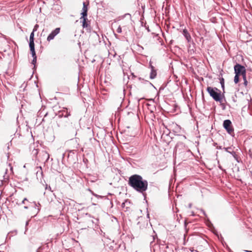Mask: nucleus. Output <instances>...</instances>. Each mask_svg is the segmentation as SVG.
Returning a JSON list of instances; mask_svg holds the SVG:
<instances>
[{
	"label": "nucleus",
	"instance_id": "bf43d9fd",
	"mask_svg": "<svg viewBox=\"0 0 252 252\" xmlns=\"http://www.w3.org/2000/svg\"><path fill=\"white\" fill-rule=\"evenodd\" d=\"M190 52H191H191H194V50H192V51L190 50Z\"/></svg>",
	"mask_w": 252,
	"mask_h": 252
},
{
	"label": "nucleus",
	"instance_id": "e433bc0d",
	"mask_svg": "<svg viewBox=\"0 0 252 252\" xmlns=\"http://www.w3.org/2000/svg\"><path fill=\"white\" fill-rule=\"evenodd\" d=\"M46 189H49L50 190H51V188L50 187V186H48L47 185H46Z\"/></svg>",
	"mask_w": 252,
	"mask_h": 252
},
{
	"label": "nucleus",
	"instance_id": "bb28decb",
	"mask_svg": "<svg viewBox=\"0 0 252 252\" xmlns=\"http://www.w3.org/2000/svg\"><path fill=\"white\" fill-rule=\"evenodd\" d=\"M155 243L154 242H151V243H150V248H151V251H152V252H155V250L154 249H153V247L154 246V245H155Z\"/></svg>",
	"mask_w": 252,
	"mask_h": 252
},
{
	"label": "nucleus",
	"instance_id": "4d7b16f0",
	"mask_svg": "<svg viewBox=\"0 0 252 252\" xmlns=\"http://www.w3.org/2000/svg\"><path fill=\"white\" fill-rule=\"evenodd\" d=\"M155 237H157V235H156L155 236H153V239L154 240L155 239Z\"/></svg>",
	"mask_w": 252,
	"mask_h": 252
},
{
	"label": "nucleus",
	"instance_id": "1a4fd4ad",
	"mask_svg": "<svg viewBox=\"0 0 252 252\" xmlns=\"http://www.w3.org/2000/svg\"><path fill=\"white\" fill-rule=\"evenodd\" d=\"M39 157L40 158L41 160H45L44 163H45L49 159L50 155L47 152H46L45 151H42L39 153Z\"/></svg>",
	"mask_w": 252,
	"mask_h": 252
},
{
	"label": "nucleus",
	"instance_id": "aec40b11",
	"mask_svg": "<svg viewBox=\"0 0 252 252\" xmlns=\"http://www.w3.org/2000/svg\"><path fill=\"white\" fill-rule=\"evenodd\" d=\"M185 145L183 142H179L177 143L175 146V150H177L178 149H181Z\"/></svg>",
	"mask_w": 252,
	"mask_h": 252
},
{
	"label": "nucleus",
	"instance_id": "8fccbe9b",
	"mask_svg": "<svg viewBox=\"0 0 252 252\" xmlns=\"http://www.w3.org/2000/svg\"><path fill=\"white\" fill-rule=\"evenodd\" d=\"M222 239V237H221V239ZM221 245H222L224 247V244H223V243L222 240H221Z\"/></svg>",
	"mask_w": 252,
	"mask_h": 252
},
{
	"label": "nucleus",
	"instance_id": "72a5a7b5",
	"mask_svg": "<svg viewBox=\"0 0 252 252\" xmlns=\"http://www.w3.org/2000/svg\"><path fill=\"white\" fill-rule=\"evenodd\" d=\"M26 202H28V199H27V198H25L23 200V201H22V203H22V204H26Z\"/></svg>",
	"mask_w": 252,
	"mask_h": 252
},
{
	"label": "nucleus",
	"instance_id": "2f4dec72",
	"mask_svg": "<svg viewBox=\"0 0 252 252\" xmlns=\"http://www.w3.org/2000/svg\"><path fill=\"white\" fill-rule=\"evenodd\" d=\"M149 66H150V68H151V70L155 69V67L153 65H152L151 62H150Z\"/></svg>",
	"mask_w": 252,
	"mask_h": 252
},
{
	"label": "nucleus",
	"instance_id": "423d86ee",
	"mask_svg": "<svg viewBox=\"0 0 252 252\" xmlns=\"http://www.w3.org/2000/svg\"><path fill=\"white\" fill-rule=\"evenodd\" d=\"M70 115V111H69L67 108H63V109L60 110L58 112V117L61 119H62L63 117L64 119H66Z\"/></svg>",
	"mask_w": 252,
	"mask_h": 252
},
{
	"label": "nucleus",
	"instance_id": "09e8293b",
	"mask_svg": "<svg viewBox=\"0 0 252 252\" xmlns=\"http://www.w3.org/2000/svg\"><path fill=\"white\" fill-rule=\"evenodd\" d=\"M245 252H252V251H249V250H245L244 251Z\"/></svg>",
	"mask_w": 252,
	"mask_h": 252
},
{
	"label": "nucleus",
	"instance_id": "680f3d73",
	"mask_svg": "<svg viewBox=\"0 0 252 252\" xmlns=\"http://www.w3.org/2000/svg\"><path fill=\"white\" fill-rule=\"evenodd\" d=\"M190 52H191H191H194V50H192V51L190 50Z\"/></svg>",
	"mask_w": 252,
	"mask_h": 252
},
{
	"label": "nucleus",
	"instance_id": "c85d7f7f",
	"mask_svg": "<svg viewBox=\"0 0 252 252\" xmlns=\"http://www.w3.org/2000/svg\"><path fill=\"white\" fill-rule=\"evenodd\" d=\"M122 28L120 26H119V27L117 29V32L118 33H121L122 32Z\"/></svg>",
	"mask_w": 252,
	"mask_h": 252
},
{
	"label": "nucleus",
	"instance_id": "f257e3e1",
	"mask_svg": "<svg viewBox=\"0 0 252 252\" xmlns=\"http://www.w3.org/2000/svg\"><path fill=\"white\" fill-rule=\"evenodd\" d=\"M128 185L136 191L142 194L145 199L148 189V182L138 174H133L128 178Z\"/></svg>",
	"mask_w": 252,
	"mask_h": 252
},
{
	"label": "nucleus",
	"instance_id": "c9c22d12",
	"mask_svg": "<svg viewBox=\"0 0 252 252\" xmlns=\"http://www.w3.org/2000/svg\"><path fill=\"white\" fill-rule=\"evenodd\" d=\"M42 250V248L41 247H40L38 248V249L36 251V252H40Z\"/></svg>",
	"mask_w": 252,
	"mask_h": 252
},
{
	"label": "nucleus",
	"instance_id": "37998d69",
	"mask_svg": "<svg viewBox=\"0 0 252 252\" xmlns=\"http://www.w3.org/2000/svg\"><path fill=\"white\" fill-rule=\"evenodd\" d=\"M83 161L86 163L87 161H88V159L86 158H84Z\"/></svg>",
	"mask_w": 252,
	"mask_h": 252
},
{
	"label": "nucleus",
	"instance_id": "4c0bfd02",
	"mask_svg": "<svg viewBox=\"0 0 252 252\" xmlns=\"http://www.w3.org/2000/svg\"><path fill=\"white\" fill-rule=\"evenodd\" d=\"M144 27L146 28V29H147V30L148 31V32H150V30L149 29V28L148 26H146V25H145Z\"/></svg>",
	"mask_w": 252,
	"mask_h": 252
},
{
	"label": "nucleus",
	"instance_id": "6e6d98bb",
	"mask_svg": "<svg viewBox=\"0 0 252 252\" xmlns=\"http://www.w3.org/2000/svg\"><path fill=\"white\" fill-rule=\"evenodd\" d=\"M218 79H219V80H220V77H219L218 78Z\"/></svg>",
	"mask_w": 252,
	"mask_h": 252
},
{
	"label": "nucleus",
	"instance_id": "a18cd8bd",
	"mask_svg": "<svg viewBox=\"0 0 252 252\" xmlns=\"http://www.w3.org/2000/svg\"><path fill=\"white\" fill-rule=\"evenodd\" d=\"M221 108L223 109H225V106L222 103H221Z\"/></svg>",
	"mask_w": 252,
	"mask_h": 252
},
{
	"label": "nucleus",
	"instance_id": "7ed1b4c3",
	"mask_svg": "<svg viewBox=\"0 0 252 252\" xmlns=\"http://www.w3.org/2000/svg\"><path fill=\"white\" fill-rule=\"evenodd\" d=\"M223 126L229 134L231 136L234 135V128L230 120H224L223 123Z\"/></svg>",
	"mask_w": 252,
	"mask_h": 252
},
{
	"label": "nucleus",
	"instance_id": "ea45409f",
	"mask_svg": "<svg viewBox=\"0 0 252 252\" xmlns=\"http://www.w3.org/2000/svg\"><path fill=\"white\" fill-rule=\"evenodd\" d=\"M63 203L64 205H67L68 201L63 200Z\"/></svg>",
	"mask_w": 252,
	"mask_h": 252
},
{
	"label": "nucleus",
	"instance_id": "5701e85b",
	"mask_svg": "<svg viewBox=\"0 0 252 252\" xmlns=\"http://www.w3.org/2000/svg\"><path fill=\"white\" fill-rule=\"evenodd\" d=\"M243 77V80H244V83H243V84L246 87L248 85V81L247 80V78H246V74H244L242 76Z\"/></svg>",
	"mask_w": 252,
	"mask_h": 252
},
{
	"label": "nucleus",
	"instance_id": "393cba45",
	"mask_svg": "<svg viewBox=\"0 0 252 252\" xmlns=\"http://www.w3.org/2000/svg\"><path fill=\"white\" fill-rule=\"evenodd\" d=\"M239 76L240 75L235 74L234 79V81L235 84H237L239 82Z\"/></svg>",
	"mask_w": 252,
	"mask_h": 252
},
{
	"label": "nucleus",
	"instance_id": "7c9ffc66",
	"mask_svg": "<svg viewBox=\"0 0 252 252\" xmlns=\"http://www.w3.org/2000/svg\"><path fill=\"white\" fill-rule=\"evenodd\" d=\"M38 28V25L37 24H36V25L34 26V28H33V29L32 31H33V32H36V31H37V28Z\"/></svg>",
	"mask_w": 252,
	"mask_h": 252
},
{
	"label": "nucleus",
	"instance_id": "58836bf2",
	"mask_svg": "<svg viewBox=\"0 0 252 252\" xmlns=\"http://www.w3.org/2000/svg\"><path fill=\"white\" fill-rule=\"evenodd\" d=\"M146 82L147 83L149 84L150 85H151V86H153L154 87H155L154 86V85H153L151 83H150L149 81H146Z\"/></svg>",
	"mask_w": 252,
	"mask_h": 252
},
{
	"label": "nucleus",
	"instance_id": "cd10ccee",
	"mask_svg": "<svg viewBox=\"0 0 252 252\" xmlns=\"http://www.w3.org/2000/svg\"><path fill=\"white\" fill-rule=\"evenodd\" d=\"M199 210L202 215H203L205 217H207V215L203 209H200Z\"/></svg>",
	"mask_w": 252,
	"mask_h": 252
},
{
	"label": "nucleus",
	"instance_id": "c756f323",
	"mask_svg": "<svg viewBox=\"0 0 252 252\" xmlns=\"http://www.w3.org/2000/svg\"><path fill=\"white\" fill-rule=\"evenodd\" d=\"M7 171H8V170H7V169H6L5 170V174H4V175L3 176L4 179H8V176H6V174H7Z\"/></svg>",
	"mask_w": 252,
	"mask_h": 252
},
{
	"label": "nucleus",
	"instance_id": "b1692460",
	"mask_svg": "<svg viewBox=\"0 0 252 252\" xmlns=\"http://www.w3.org/2000/svg\"><path fill=\"white\" fill-rule=\"evenodd\" d=\"M37 57H33V59L32 61V64L34 65L33 69H35V63H36Z\"/></svg>",
	"mask_w": 252,
	"mask_h": 252
},
{
	"label": "nucleus",
	"instance_id": "79ce46f5",
	"mask_svg": "<svg viewBox=\"0 0 252 252\" xmlns=\"http://www.w3.org/2000/svg\"><path fill=\"white\" fill-rule=\"evenodd\" d=\"M127 15L129 16V17H131V15L129 13H126V14H125L124 17H126V16H127Z\"/></svg>",
	"mask_w": 252,
	"mask_h": 252
},
{
	"label": "nucleus",
	"instance_id": "2eb2a0df",
	"mask_svg": "<svg viewBox=\"0 0 252 252\" xmlns=\"http://www.w3.org/2000/svg\"><path fill=\"white\" fill-rule=\"evenodd\" d=\"M36 176L37 178L38 179L40 178V179L41 180V178L43 176V172L42 170V168L41 166L36 167Z\"/></svg>",
	"mask_w": 252,
	"mask_h": 252
},
{
	"label": "nucleus",
	"instance_id": "4be33fe9",
	"mask_svg": "<svg viewBox=\"0 0 252 252\" xmlns=\"http://www.w3.org/2000/svg\"><path fill=\"white\" fill-rule=\"evenodd\" d=\"M34 203V208L35 209H37V213L39 212V211H40V208H39V206H40V204L38 203H36L35 202H33Z\"/></svg>",
	"mask_w": 252,
	"mask_h": 252
},
{
	"label": "nucleus",
	"instance_id": "de8ad7c7",
	"mask_svg": "<svg viewBox=\"0 0 252 252\" xmlns=\"http://www.w3.org/2000/svg\"><path fill=\"white\" fill-rule=\"evenodd\" d=\"M29 220H28L26 221V227L29 224Z\"/></svg>",
	"mask_w": 252,
	"mask_h": 252
},
{
	"label": "nucleus",
	"instance_id": "473e14b6",
	"mask_svg": "<svg viewBox=\"0 0 252 252\" xmlns=\"http://www.w3.org/2000/svg\"><path fill=\"white\" fill-rule=\"evenodd\" d=\"M129 203V201H128L127 200H125V201L124 202L122 203V205H121L122 207L124 208V207H125V204H126V203Z\"/></svg>",
	"mask_w": 252,
	"mask_h": 252
},
{
	"label": "nucleus",
	"instance_id": "a19ab883",
	"mask_svg": "<svg viewBox=\"0 0 252 252\" xmlns=\"http://www.w3.org/2000/svg\"><path fill=\"white\" fill-rule=\"evenodd\" d=\"M9 166H10V169L11 171L13 172V168L11 166V164H9Z\"/></svg>",
	"mask_w": 252,
	"mask_h": 252
},
{
	"label": "nucleus",
	"instance_id": "864d4df0",
	"mask_svg": "<svg viewBox=\"0 0 252 252\" xmlns=\"http://www.w3.org/2000/svg\"><path fill=\"white\" fill-rule=\"evenodd\" d=\"M189 208H191V203L189 204Z\"/></svg>",
	"mask_w": 252,
	"mask_h": 252
},
{
	"label": "nucleus",
	"instance_id": "0e129e2a",
	"mask_svg": "<svg viewBox=\"0 0 252 252\" xmlns=\"http://www.w3.org/2000/svg\"><path fill=\"white\" fill-rule=\"evenodd\" d=\"M221 100L222 99V95L221 94Z\"/></svg>",
	"mask_w": 252,
	"mask_h": 252
},
{
	"label": "nucleus",
	"instance_id": "f3484780",
	"mask_svg": "<svg viewBox=\"0 0 252 252\" xmlns=\"http://www.w3.org/2000/svg\"><path fill=\"white\" fill-rule=\"evenodd\" d=\"M34 32L33 31L31 33L30 36V40H29V45H32V44H34Z\"/></svg>",
	"mask_w": 252,
	"mask_h": 252
},
{
	"label": "nucleus",
	"instance_id": "13d9d810",
	"mask_svg": "<svg viewBox=\"0 0 252 252\" xmlns=\"http://www.w3.org/2000/svg\"><path fill=\"white\" fill-rule=\"evenodd\" d=\"M164 135L163 134V135H162V136H161V138H164Z\"/></svg>",
	"mask_w": 252,
	"mask_h": 252
},
{
	"label": "nucleus",
	"instance_id": "e2e57ef3",
	"mask_svg": "<svg viewBox=\"0 0 252 252\" xmlns=\"http://www.w3.org/2000/svg\"><path fill=\"white\" fill-rule=\"evenodd\" d=\"M27 229H27V228H26V230H25V231H26ZM24 233H26V232H24Z\"/></svg>",
	"mask_w": 252,
	"mask_h": 252
},
{
	"label": "nucleus",
	"instance_id": "dca6fc26",
	"mask_svg": "<svg viewBox=\"0 0 252 252\" xmlns=\"http://www.w3.org/2000/svg\"><path fill=\"white\" fill-rule=\"evenodd\" d=\"M183 33L188 41L189 42L191 39V37L188 31L186 29H184L183 32Z\"/></svg>",
	"mask_w": 252,
	"mask_h": 252
},
{
	"label": "nucleus",
	"instance_id": "412c9836",
	"mask_svg": "<svg viewBox=\"0 0 252 252\" xmlns=\"http://www.w3.org/2000/svg\"><path fill=\"white\" fill-rule=\"evenodd\" d=\"M211 230L213 232V233H214L218 237V238L219 239L220 238V237H219V234H218V231H217V230L216 229V228L213 226V224H211Z\"/></svg>",
	"mask_w": 252,
	"mask_h": 252
},
{
	"label": "nucleus",
	"instance_id": "c03bdc74",
	"mask_svg": "<svg viewBox=\"0 0 252 252\" xmlns=\"http://www.w3.org/2000/svg\"><path fill=\"white\" fill-rule=\"evenodd\" d=\"M218 167L220 169V162L218 160Z\"/></svg>",
	"mask_w": 252,
	"mask_h": 252
},
{
	"label": "nucleus",
	"instance_id": "4468645a",
	"mask_svg": "<svg viewBox=\"0 0 252 252\" xmlns=\"http://www.w3.org/2000/svg\"><path fill=\"white\" fill-rule=\"evenodd\" d=\"M93 195L95 197L99 198H104L105 199L107 200L109 203L110 204H111V207H113V202L112 201L107 197V196H101V195H99L98 194H96L94 193H92Z\"/></svg>",
	"mask_w": 252,
	"mask_h": 252
},
{
	"label": "nucleus",
	"instance_id": "a211bd4d",
	"mask_svg": "<svg viewBox=\"0 0 252 252\" xmlns=\"http://www.w3.org/2000/svg\"><path fill=\"white\" fill-rule=\"evenodd\" d=\"M29 47L30 49V51L31 53V54L32 55V58L33 57H37L35 51V47H34V44H32V45H29Z\"/></svg>",
	"mask_w": 252,
	"mask_h": 252
},
{
	"label": "nucleus",
	"instance_id": "49530a36",
	"mask_svg": "<svg viewBox=\"0 0 252 252\" xmlns=\"http://www.w3.org/2000/svg\"><path fill=\"white\" fill-rule=\"evenodd\" d=\"M188 223L186 222V221H185V223H184V225H185V227H187V225Z\"/></svg>",
	"mask_w": 252,
	"mask_h": 252
},
{
	"label": "nucleus",
	"instance_id": "f03ea898",
	"mask_svg": "<svg viewBox=\"0 0 252 252\" xmlns=\"http://www.w3.org/2000/svg\"><path fill=\"white\" fill-rule=\"evenodd\" d=\"M206 90L214 100L220 103V90L216 87H208Z\"/></svg>",
	"mask_w": 252,
	"mask_h": 252
},
{
	"label": "nucleus",
	"instance_id": "603ef678",
	"mask_svg": "<svg viewBox=\"0 0 252 252\" xmlns=\"http://www.w3.org/2000/svg\"><path fill=\"white\" fill-rule=\"evenodd\" d=\"M86 216H89V217H91V215H90V214H88V213H86Z\"/></svg>",
	"mask_w": 252,
	"mask_h": 252
},
{
	"label": "nucleus",
	"instance_id": "052dcab7",
	"mask_svg": "<svg viewBox=\"0 0 252 252\" xmlns=\"http://www.w3.org/2000/svg\"><path fill=\"white\" fill-rule=\"evenodd\" d=\"M190 52H191H191H194V50H192V51L190 50Z\"/></svg>",
	"mask_w": 252,
	"mask_h": 252
},
{
	"label": "nucleus",
	"instance_id": "0eeeda50",
	"mask_svg": "<svg viewBox=\"0 0 252 252\" xmlns=\"http://www.w3.org/2000/svg\"><path fill=\"white\" fill-rule=\"evenodd\" d=\"M60 28H56L48 35L47 38V40L48 41H50L51 40L54 39L55 37L60 33Z\"/></svg>",
	"mask_w": 252,
	"mask_h": 252
},
{
	"label": "nucleus",
	"instance_id": "f8f14e48",
	"mask_svg": "<svg viewBox=\"0 0 252 252\" xmlns=\"http://www.w3.org/2000/svg\"><path fill=\"white\" fill-rule=\"evenodd\" d=\"M93 195L95 197L99 198H104L105 199L107 200L109 203L110 204H111V207H113V202L112 201L107 197V196H101V195H99L98 194H96L94 193H92Z\"/></svg>",
	"mask_w": 252,
	"mask_h": 252
},
{
	"label": "nucleus",
	"instance_id": "ddd939ff",
	"mask_svg": "<svg viewBox=\"0 0 252 252\" xmlns=\"http://www.w3.org/2000/svg\"><path fill=\"white\" fill-rule=\"evenodd\" d=\"M93 195L95 197L99 198H104L105 199L107 200L109 203L110 204H111V207H113V202L112 201L107 197V196H101V195H99L98 194H96L94 193H92Z\"/></svg>",
	"mask_w": 252,
	"mask_h": 252
},
{
	"label": "nucleus",
	"instance_id": "3c124183",
	"mask_svg": "<svg viewBox=\"0 0 252 252\" xmlns=\"http://www.w3.org/2000/svg\"><path fill=\"white\" fill-rule=\"evenodd\" d=\"M28 208V206H24V209H27Z\"/></svg>",
	"mask_w": 252,
	"mask_h": 252
},
{
	"label": "nucleus",
	"instance_id": "6e6552de",
	"mask_svg": "<svg viewBox=\"0 0 252 252\" xmlns=\"http://www.w3.org/2000/svg\"><path fill=\"white\" fill-rule=\"evenodd\" d=\"M234 147H229L227 148H223V149L226 152L230 154L235 158V159L239 162L238 156L236 155V152L234 151Z\"/></svg>",
	"mask_w": 252,
	"mask_h": 252
},
{
	"label": "nucleus",
	"instance_id": "a878e982",
	"mask_svg": "<svg viewBox=\"0 0 252 252\" xmlns=\"http://www.w3.org/2000/svg\"><path fill=\"white\" fill-rule=\"evenodd\" d=\"M38 154V149H34L32 151V154L33 156L36 157Z\"/></svg>",
	"mask_w": 252,
	"mask_h": 252
},
{
	"label": "nucleus",
	"instance_id": "5fc2aeb1",
	"mask_svg": "<svg viewBox=\"0 0 252 252\" xmlns=\"http://www.w3.org/2000/svg\"><path fill=\"white\" fill-rule=\"evenodd\" d=\"M218 36L219 38L220 39V36L219 34H218Z\"/></svg>",
	"mask_w": 252,
	"mask_h": 252
},
{
	"label": "nucleus",
	"instance_id": "39448f33",
	"mask_svg": "<svg viewBox=\"0 0 252 252\" xmlns=\"http://www.w3.org/2000/svg\"><path fill=\"white\" fill-rule=\"evenodd\" d=\"M71 123L66 119H60L57 123L58 127L62 129H67Z\"/></svg>",
	"mask_w": 252,
	"mask_h": 252
},
{
	"label": "nucleus",
	"instance_id": "f704fd0d",
	"mask_svg": "<svg viewBox=\"0 0 252 252\" xmlns=\"http://www.w3.org/2000/svg\"><path fill=\"white\" fill-rule=\"evenodd\" d=\"M224 86V79L222 77H221V88L223 89Z\"/></svg>",
	"mask_w": 252,
	"mask_h": 252
},
{
	"label": "nucleus",
	"instance_id": "6ab92c4d",
	"mask_svg": "<svg viewBox=\"0 0 252 252\" xmlns=\"http://www.w3.org/2000/svg\"><path fill=\"white\" fill-rule=\"evenodd\" d=\"M157 76V70L154 69V70H151V73L150 75V78L151 79H153L156 78Z\"/></svg>",
	"mask_w": 252,
	"mask_h": 252
},
{
	"label": "nucleus",
	"instance_id": "9d476101",
	"mask_svg": "<svg viewBox=\"0 0 252 252\" xmlns=\"http://www.w3.org/2000/svg\"><path fill=\"white\" fill-rule=\"evenodd\" d=\"M80 19H83L82 27L83 28H87L89 26L90 22L88 20L87 17H83V16H81Z\"/></svg>",
	"mask_w": 252,
	"mask_h": 252
},
{
	"label": "nucleus",
	"instance_id": "20e7f679",
	"mask_svg": "<svg viewBox=\"0 0 252 252\" xmlns=\"http://www.w3.org/2000/svg\"><path fill=\"white\" fill-rule=\"evenodd\" d=\"M234 72L235 74L243 76L246 74V69L244 65L237 63L234 66Z\"/></svg>",
	"mask_w": 252,
	"mask_h": 252
},
{
	"label": "nucleus",
	"instance_id": "9b49d317",
	"mask_svg": "<svg viewBox=\"0 0 252 252\" xmlns=\"http://www.w3.org/2000/svg\"><path fill=\"white\" fill-rule=\"evenodd\" d=\"M81 14V16H83V17H87L88 15V5L85 2L83 3L82 11Z\"/></svg>",
	"mask_w": 252,
	"mask_h": 252
}]
</instances>
